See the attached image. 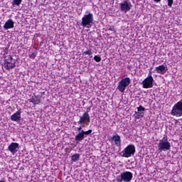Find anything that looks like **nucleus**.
<instances>
[{
	"label": "nucleus",
	"instance_id": "obj_18",
	"mask_svg": "<svg viewBox=\"0 0 182 182\" xmlns=\"http://www.w3.org/2000/svg\"><path fill=\"white\" fill-rule=\"evenodd\" d=\"M144 116V112H135L134 117L135 119H141Z\"/></svg>",
	"mask_w": 182,
	"mask_h": 182
},
{
	"label": "nucleus",
	"instance_id": "obj_13",
	"mask_svg": "<svg viewBox=\"0 0 182 182\" xmlns=\"http://www.w3.org/2000/svg\"><path fill=\"white\" fill-rule=\"evenodd\" d=\"M155 70L156 73H159L160 75H164L167 72V68L164 65H161L158 67H156Z\"/></svg>",
	"mask_w": 182,
	"mask_h": 182
},
{
	"label": "nucleus",
	"instance_id": "obj_20",
	"mask_svg": "<svg viewBox=\"0 0 182 182\" xmlns=\"http://www.w3.org/2000/svg\"><path fill=\"white\" fill-rule=\"evenodd\" d=\"M146 110V108H144V107L139 105V107H137V112L139 113H141V112H144Z\"/></svg>",
	"mask_w": 182,
	"mask_h": 182
},
{
	"label": "nucleus",
	"instance_id": "obj_21",
	"mask_svg": "<svg viewBox=\"0 0 182 182\" xmlns=\"http://www.w3.org/2000/svg\"><path fill=\"white\" fill-rule=\"evenodd\" d=\"M82 132L84 136H85V135L87 136V135H89V134H92V129H89V130H87V131L82 130Z\"/></svg>",
	"mask_w": 182,
	"mask_h": 182
},
{
	"label": "nucleus",
	"instance_id": "obj_25",
	"mask_svg": "<svg viewBox=\"0 0 182 182\" xmlns=\"http://www.w3.org/2000/svg\"><path fill=\"white\" fill-rule=\"evenodd\" d=\"M83 55H87L88 56H90V55H92V50H88L87 51H85L83 53Z\"/></svg>",
	"mask_w": 182,
	"mask_h": 182
},
{
	"label": "nucleus",
	"instance_id": "obj_11",
	"mask_svg": "<svg viewBox=\"0 0 182 182\" xmlns=\"http://www.w3.org/2000/svg\"><path fill=\"white\" fill-rule=\"evenodd\" d=\"M18 149H19V144L16 142H12L8 147V150H9L12 154H15V153L18 151Z\"/></svg>",
	"mask_w": 182,
	"mask_h": 182
},
{
	"label": "nucleus",
	"instance_id": "obj_3",
	"mask_svg": "<svg viewBox=\"0 0 182 182\" xmlns=\"http://www.w3.org/2000/svg\"><path fill=\"white\" fill-rule=\"evenodd\" d=\"M133 179V173L130 171L120 173V175L117 176V182H130Z\"/></svg>",
	"mask_w": 182,
	"mask_h": 182
},
{
	"label": "nucleus",
	"instance_id": "obj_1",
	"mask_svg": "<svg viewBox=\"0 0 182 182\" xmlns=\"http://www.w3.org/2000/svg\"><path fill=\"white\" fill-rule=\"evenodd\" d=\"M171 149V144L168 141V137L165 134L158 144L159 151H167Z\"/></svg>",
	"mask_w": 182,
	"mask_h": 182
},
{
	"label": "nucleus",
	"instance_id": "obj_29",
	"mask_svg": "<svg viewBox=\"0 0 182 182\" xmlns=\"http://www.w3.org/2000/svg\"><path fill=\"white\" fill-rule=\"evenodd\" d=\"M89 112H90V107L87 108V110H86V112L85 113H87V114H89Z\"/></svg>",
	"mask_w": 182,
	"mask_h": 182
},
{
	"label": "nucleus",
	"instance_id": "obj_9",
	"mask_svg": "<svg viewBox=\"0 0 182 182\" xmlns=\"http://www.w3.org/2000/svg\"><path fill=\"white\" fill-rule=\"evenodd\" d=\"M131 4L129 3L127 1H124L122 3H120V11L122 12H129L132 9Z\"/></svg>",
	"mask_w": 182,
	"mask_h": 182
},
{
	"label": "nucleus",
	"instance_id": "obj_19",
	"mask_svg": "<svg viewBox=\"0 0 182 182\" xmlns=\"http://www.w3.org/2000/svg\"><path fill=\"white\" fill-rule=\"evenodd\" d=\"M22 4V0H13L12 5H17L19 6Z\"/></svg>",
	"mask_w": 182,
	"mask_h": 182
},
{
	"label": "nucleus",
	"instance_id": "obj_16",
	"mask_svg": "<svg viewBox=\"0 0 182 182\" xmlns=\"http://www.w3.org/2000/svg\"><path fill=\"white\" fill-rule=\"evenodd\" d=\"M85 135L83 134V132L81 131L75 136V141H82V140H84Z\"/></svg>",
	"mask_w": 182,
	"mask_h": 182
},
{
	"label": "nucleus",
	"instance_id": "obj_33",
	"mask_svg": "<svg viewBox=\"0 0 182 182\" xmlns=\"http://www.w3.org/2000/svg\"><path fill=\"white\" fill-rule=\"evenodd\" d=\"M0 182H5V181L3 180V181H0Z\"/></svg>",
	"mask_w": 182,
	"mask_h": 182
},
{
	"label": "nucleus",
	"instance_id": "obj_23",
	"mask_svg": "<svg viewBox=\"0 0 182 182\" xmlns=\"http://www.w3.org/2000/svg\"><path fill=\"white\" fill-rule=\"evenodd\" d=\"M94 60H95V62H100L102 60V58L99 55H95Z\"/></svg>",
	"mask_w": 182,
	"mask_h": 182
},
{
	"label": "nucleus",
	"instance_id": "obj_32",
	"mask_svg": "<svg viewBox=\"0 0 182 182\" xmlns=\"http://www.w3.org/2000/svg\"><path fill=\"white\" fill-rule=\"evenodd\" d=\"M127 68H128V69H130L131 65H128Z\"/></svg>",
	"mask_w": 182,
	"mask_h": 182
},
{
	"label": "nucleus",
	"instance_id": "obj_15",
	"mask_svg": "<svg viewBox=\"0 0 182 182\" xmlns=\"http://www.w3.org/2000/svg\"><path fill=\"white\" fill-rule=\"evenodd\" d=\"M11 120H12V122H18V120H21V109L11 116Z\"/></svg>",
	"mask_w": 182,
	"mask_h": 182
},
{
	"label": "nucleus",
	"instance_id": "obj_22",
	"mask_svg": "<svg viewBox=\"0 0 182 182\" xmlns=\"http://www.w3.org/2000/svg\"><path fill=\"white\" fill-rule=\"evenodd\" d=\"M37 55H38V52L33 53L29 55V58L30 59H35Z\"/></svg>",
	"mask_w": 182,
	"mask_h": 182
},
{
	"label": "nucleus",
	"instance_id": "obj_28",
	"mask_svg": "<svg viewBox=\"0 0 182 182\" xmlns=\"http://www.w3.org/2000/svg\"><path fill=\"white\" fill-rule=\"evenodd\" d=\"M65 151L66 153H70V152L72 151V148H70V147H67V148L65 149Z\"/></svg>",
	"mask_w": 182,
	"mask_h": 182
},
{
	"label": "nucleus",
	"instance_id": "obj_30",
	"mask_svg": "<svg viewBox=\"0 0 182 182\" xmlns=\"http://www.w3.org/2000/svg\"><path fill=\"white\" fill-rule=\"evenodd\" d=\"M80 130H82V127H79L77 128V131H78V132H80Z\"/></svg>",
	"mask_w": 182,
	"mask_h": 182
},
{
	"label": "nucleus",
	"instance_id": "obj_7",
	"mask_svg": "<svg viewBox=\"0 0 182 182\" xmlns=\"http://www.w3.org/2000/svg\"><path fill=\"white\" fill-rule=\"evenodd\" d=\"M14 58H12V55H9L7 58L4 60V65L6 70H11V69H14V68L16 67L15 63H12Z\"/></svg>",
	"mask_w": 182,
	"mask_h": 182
},
{
	"label": "nucleus",
	"instance_id": "obj_26",
	"mask_svg": "<svg viewBox=\"0 0 182 182\" xmlns=\"http://www.w3.org/2000/svg\"><path fill=\"white\" fill-rule=\"evenodd\" d=\"M168 1V6H169V8H171V6H173V0H167Z\"/></svg>",
	"mask_w": 182,
	"mask_h": 182
},
{
	"label": "nucleus",
	"instance_id": "obj_10",
	"mask_svg": "<svg viewBox=\"0 0 182 182\" xmlns=\"http://www.w3.org/2000/svg\"><path fill=\"white\" fill-rule=\"evenodd\" d=\"M41 100H42V96L33 95L30 99H28V102L30 103H33L34 106L36 105H39L41 103Z\"/></svg>",
	"mask_w": 182,
	"mask_h": 182
},
{
	"label": "nucleus",
	"instance_id": "obj_17",
	"mask_svg": "<svg viewBox=\"0 0 182 182\" xmlns=\"http://www.w3.org/2000/svg\"><path fill=\"white\" fill-rule=\"evenodd\" d=\"M79 159H80V154H75L71 156V160L73 161L76 162V161H79Z\"/></svg>",
	"mask_w": 182,
	"mask_h": 182
},
{
	"label": "nucleus",
	"instance_id": "obj_6",
	"mask_svg": "<svg viewBox=\"0 0 182 182\" xmlns=\"http://www.w3.org/2000/svg\"><path fill=\"white\" fill-rule=\"evenodd\" d=\"M129 85H130V77L123 78L120 80V82H119L117 89L119 92H121V93H123Z\"/></svg>",
	"mask_w": 182,
	"mask_h": 182
},
{
	"label": "nucleus",
	"instance_id": "obj_5",
	"mask_svg": "<svg viewBox=\"0 0 182 182\" xmlns=\"http://www.w3.org/2000/svg\"><path fill=\"white\" fill-rule=\"evenodd\" d=\"M154 82V78L151 75V71H149V74L141 82L142 87L144 89H150L153 87V83Z\"/></svg>",
	"mask_w": 182,
	"mask_h": 182
},
{
	"label": "nucleus",
	"instance_id": "obj_24",
	"mask_svg": "<svg viewBox=\"0 0 182 182\" xmlns=\"http://www.w3.org/2000/svg\"><path fill=\"white\" fill-rule=\"evenodd\" d=\"M3 50L5 55H8V52L9 50V46L3 48Z\"/></svg>",
	"mask_w": 182,
	"mask_h": 182
},
{
	"label": "nucleus",
	"instance_id": "obj_27",
	"mask_svg": "<svg viewBox=\"0 0 182 182\" xmlns=\"http://www.w3.org/2000/svg\"><path fill=\"white\" fill-rule=\"evenodd\" d=\"M108 31H111V32H116V30H114V26H111L109 28Z\"/></svg>",
	"mask_w": 182,
	"mask_h": 182
},
{
	"label": "nucleus",
	"instance_id": "obj_14",
	"mask_svg": "<svg viewBox=\"0 0 182 182\" xmlns=\"http://www.w3.org/2000/svg\"><path fill=\"white\" fill-rule=\"evenodd\" d=\"M14 25H15V23L14 22V21H12V19H9L4 23V28L6 30L12 29V28H14Z\"/></svg>",
	"mask_w": 182,
	"mask_h": 182
},
{
	"label": "nucleus",
	"instance_id": "obj_31",
	"mask_svg": "<svg viewBox=\"0 0 182 182\" xmlns=\"http://www.w3.org/2000/svg\"><path fill=\"white\" fill-rule=\"evenodd\" d=\"M155 2H160L161 0H154Z\"/></svg>",
	"mask_w": 182,
	"mask_h": 182
},
{
	"label": "nucleus",
	"instance_id": "obj_2",
	"mask_svg": "<svg viewBox=\"0 0 182 182\" xmlns=\"http://www.w3.org/2000/svg\"><path fill=\"white\" fill-rule=\"evenodd\" d=\"M134 153H136V146H134V144H129L125 147L124 150L119 153V154L122 156V157L129 159V157L134 156Z\"/></svg>",
	"mask_w": 182,
	"mask_h": 182
},
{
	"label": "nucleus",
	"instance_id": "obj_8",
	"mask_svg": "<svg viewBox=\"0 0 182 182\" xmlns=\"http://www.w3.org/2000/svg\"><path fill=\"white\" fill-rule=\"evenodd\" d=\"M90 123V115L87 112H84L80 117L78 124H89Z\"/></svg>",
	"mask_w": 182,
	"mask_h": 182
},
{
	"label": "nucleus",
	"instance_id": "obj_4",
	"mask_svg": "<svg viewBox=\"0 0 182 182\" xmlns=\"http://www.w3.org/2000/svg\"><path fill=\"white\" fill-rule=\"evenodd\" d=\"M92 23H93V14L89 13L84 15L82 18L81 26H83V28H90Z\"/></svg>",
	"mask_w": 182,
	"mask_h": 182
},
{
	"label": "nucleus",
	"instance_id": "obj_12",
	"mask_svg": "<svg viewBox=\"0 0 182 182\" xmlns=\"http://www.w3.org/2000/svg\"><path fill=\"white\" fill-rule=\"evenodd\" d=\"M111 140H113L114 141L115 146L117 147H121L122 146V139L120 138V136L119 134L114 135Z\"/></svg>",
	"mask_w": 182,
	"mask_h": 182
}]
</instances>
